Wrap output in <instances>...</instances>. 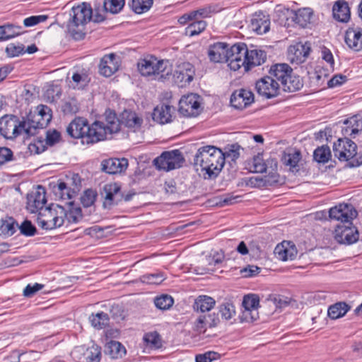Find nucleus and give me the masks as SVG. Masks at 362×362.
I'll return each mask as SVG.
<instances>
[{
    "label": "nucleus",
    "mask_w": 362,
    "mask_h": 362,
    "mask_svg": "<svg viewBox=\"0 0 362 362\" xmlns=\"http://www.w3.org/2000/svg\"><path fill=\"white\" fill-rule=\"evenodd\" d=\"M47 202L46 191L45 187L38 185L36 190L27 195V209L30 213H37L42 211Z\"/></svg>",
    "instance_id": "obj_15"
},
{
    "label": "nucleus",
    "mask_w": 362,
    "mask_h": 362,
    "mask_svg": "<svg viewBox=\"0 0 362 362\" xmlns=\"http://www.w3.org/2000/svg\"><path fill=\"white\" fill-rule=\"evenodd\" d=\"M52 110L45 105H40L36 107V111L31 114L28 120L26 136H33L37 133L38 129H42L49 124L52 119Z\"/></svg>",
    "instance_id": "obj_6"
},
{
    "label": "nucleus",
    "mask_w": 362,
    "mask_h": 362,
    "mask_svg": "<svg viewBox=\"0 0 362 362\" xmlns=\"http://www.w3.org/2000/svg\"><path fill=\"white\" fill-rule=\"evenodd\" d=\"M61 139L60 133L55 130H49L46 134V144L49 146H53L58 143Z\"/></svg>",
    "instance_id": "obj_64"
},
{
    "label": "nucleus",
    "mask_w": 362,
    "mask_h": 362,
    "mask_svg": "<svg viewBox=\"0 0 362 362\" xmlns=\"http://www.w3.org/2000/svg\"><path fill=\"white\" fill-rule=\"evenodd\" d=\"M313 11L310 8H300L295 13L294 22L302 28L310 23Z\"/></svg>",
    "instance_id": "obj_40"
},
{
    "label": "nucleus",
    "mask_w": 362,
    "mask_h": 362,
    "mask_svg": "<svg viewBox=\"0 0 362 362\" xmlns=\"http://www.w3.org/2000/svg\"><path fill=\"white\" fill-rule=\"evenodd\" d=\"M92 128L93 124L89 125L86 119L76 117L68 125L66 132L72 138L81 139L83 144H95L98 141L93 140Z\"/></svg>",
    "instance_id": "obj_7"
},
{
    "label": "nucleus",
    "mask_w": 362,
    "mask_h": 362,
    "mask_svg": "<svg viewBox=\"0 0 362 362\" xmlns=\"http://www.w3.org/2000/svg\"><path fill=\"white\" fill-rule=\"evenodd\" d=\"M154 303L156 307L160 310H168L173 305L174 300L170 296L165 294L156 297Z\"/></svg>",
    "instance_id": "obj_53"
},
{
    "label": "nucleus",
    "mask_w": 362,
    "mask_h": 362,
    "mask_svg": "<svg viewBox=\"0 0 362 362\" xmlns=\"http://www.w3.org/2000/svg\"><path fill=\"white\" fill-rule=\"evenodd\" d=\"M185 159L179 150L165 151L153 160V164L158 170L169 171L182 166Z\"/></svg>",
    "instance_id": "obj_9"
},
{
    "label": "nucleus",
    "mask_w": 362,
    "mask_h": 362,
    "mask_svg": "<svg viewBox=\"0 0 362 362\" xmlns=\"http://www.w3.org/2000/svg\"><path fill=\"white\" fill-rule=\"evenodd\" d=\"M211 10L209 8H200L195 11L183 14L178 19V22L181 25H186L190 21L199 19L200 18L209 17Z\"/></svg>",
    "instance_id": "obj_36"
},
{
    "label": "nucleus",
    "mask_w": 362,
    "mask_h": 362,
    "mask_svg": "<svg viewBox=\"0 0 362 362\" xmlns=\"http://www.w3.org/2000/svg\"><path fill=\"white\" fill-rule=\"evenodd\" d=\"M200 99V96L195 93L183 95L179 101L180 115L185 117L198 116L202 110Z\"/></svg>",
    "instance_id": "obj_10"
},
{
    "label": "nucleus",
    "mask_w": 362,
    "mask_h": 362,
    "mask_svg": "<svg viewBox=\"0 0 362 362\" xmlns=\"http://www.w3.org/2000/svg\"><path fill=\"white\" fill-rule=\"evenodd\" d=\"M362 131V118L354 115L345 119L341 126V133L346 138L357 134Z\"/></svg>",
    "instance_id": "obj_28"
},
{
    "label": "nucleus",
    "mask_w": 362,
    "mask_h": 362,
    "mask_svg": "<svg viewBox=\"0 0 362 362\" xmlns=\"http://www.w3.org/2000/svg\"><path fill=\"white\" fill-rule=\"evenodd\" d=\"M332 153L329 146H322L317 148L313 153L314 160L320 163H326L331 158Z\"/></svg>",
    "instance_id": "obj_45"
},
{
    "label": "nucleus",
    "mask_w": 362,
    "mask_h": 362,
    "mask_svg": "<svg viewBox=\"0 0 362 362\" xmlns=\"http://www.w3.org/2000/svg\"><path fill=\"white\" fill-rule=\"evenodd\" d=\"M24 33L23 28L12 23L0 25V42L6 41Z\"/></svg>",
    "instance_id": "obj_35"
},
{
    "label": "nucleus",
    "mask_w": 362,
    "mask_h": 362,
    "mask_svg": "<svg viewBox=\"0 0 362 362\" xmlns=\"http://www.w3.org/2000/svg\"><path fill=\"white\" fill-rule=\"evenodd\" d=\"M345 224L337 226L335 229L334 238L341 244L351 245L358 240V231L352 224H348V226Z\"/></svg>",
    "instance_id": "obj_17"
},
{
    "label": "nucleus",
    "mask_w": 362,
    "mask_h": 362,
    "mask_svg": "<svg viewBox=\"0 0 362 362\" xmlns=\"http://www.w3.org/2000/svg\"><path fill=\"white\" fill-rule=\"evenodd\" d=\"M66 209L59 204H52L38 213L37 223L42 229L52 230L62 226L65 221Z\"/></svg>",
    "instance_id": "obj_5"
},
{
    "label": "nucleus",
    "mask_w": 362,
    "mask_h": 362,
    "mask_svg": "<svg viewBox=\"0 0 362 362\" xmlns=\"http://www.w3.org/2000/svg\"><path fill=\"white\" fill-rule=\"evenodd\" d=\"M96 193L92 189H87L81 197V204L84 207L90 206L95 200Z\"/></svg>",
    "instance_id": "obj_58"
},
{
    "label": "nucleus",
    "mask_w": 362,
    "mask_h": 362,
    "mask_svg": "<svg viewBox=\"0 0 362 362\" xmlns=\"http://www.w3.org/2000/svg\"><path fill=\"white\" fill-rule=\"evenodd\" d=\"M102 195L104 197L103 206L110 209L120 201V186L115 182L107 184L103 187Z\"/></svg>",
    "instance_id": "obj_21"
},
{
    "label": "nucleus",
    "mask_w": 362,
    "mask_h": 362,
    "mask_svg": "<svg viewBox=\"0 0 362 362\" xmlns=\"http://www.w3.org/2000/svg\"><path fill=\"white\" fill-rule=\"evenodd\" d=\"M350 307L344 302L337 303L328 308V316L333 320L343 317L349 311Z\"/></svg>",
    "instance_id": "obj_41"
},
{
    "label": "nucleus",
    "mask_w": 362,
    "mask_h": 362,
    "mask_svg": "<svg viewBox=\"0 0 362 362\" xmlns=\"http://www.w3.org/2000/svg\"><path fill=\"white\" fill-rule=\"evenodd\" d=\"M195 69L194 66L187 62H182L177 64L174 73V78L176 82L180 83L181 86L189 84L194 78Z\"/></svg>",
    "instance_id": "obj_18"
},
{
    "label": "nucleus",
    "mask_w": 362,
    "mask_h": 362,
    "mask_svg": "<svg viewBox=\"0 0 362 362\" xmlns=\"http://www.w3.org/2000/svg\"><path fill=\"white\" fill-rule=\"evenodd\" d=\"M138 70L142 76H152L154 79L163 81L171 75L173 69L168 60L158 59L150 56L138 62Z\"/></svg>",
    "instance_id": "obj_3"
},
{
    "label": "nucleus",
    "mask_w": 362,
    "mask_h": 362,
    "mask_svg": "<svg viewBox=\"0 0 362 362\" xmlns=\"http://www.w3.org/2000/svg\"><path fill=\"white\" fill-rule=\"evenodd\" d=\"M188 23V26L185 28V35L189 37L200 34L206 27V22L200 19L190 21Z\"/></svg>",
    "instance_id": "obj_42"
},
{
    "label": "nucleus",
    "mask_w": 362,
    "mask_h": 362,
    "mask_svg": "<svg viewBox=\"0 0 362 362\" xmlns=\"http://www.w3.org/2000/svg\"><path fill=\"white\" fill-rule=\"evenodd\" d=\"M220 357L219 354L214 351H208L203 354L196 356V362H211Z\"/></svg>",
    "instance_id": "obj_62"
},
{
    "label": "nucleus",
    "mask_w": 362,
    "mask_h": 362,
    "mask_svg": "<svg viewBox=\"0 0 362 362\" xmlns=\"http://www.w3.org/2000/svg\"><path fill=\"white\" fill-rule=\"evenodd\" d=\"M92 326L97 329H102L109 323V316L104 312H100L95 315L92 314L89 317Z\"/></svg>",
    "instance_id": "obj_46"
},
{
    "label": "nucleus",
    "mask_w": 362,
    "mask_h": 362,
    "mask_svg": "<svg viewBox=\"0 0 362 362\" xmlns=\"http://www.w3.org/2000/svg\"><path fill=\"white\" fill-rule=\"evenodd\" d=\"M218 312L222 319L229 320L235 315V306L230 303H222L218 307Z\"/></svg>",
    "instance_id": "obj_54"
},
{
    "label": "nucleus",
    "mask_w": 362,
    "mask_h": 362,
    "mask_svg": "<svg viewBox=\"0 0 362 362\" xmlns=\"http://www.w3.org/2000/svg\"><path fill=\"white\" fill-rule=\"evenodd\" d=\"M128 166V160L126 158H109L102 162V170L108 174L121 173Z\"/></svg>",
    "instance_id": "obj_26"
},
{
    "label": "nucleus",
    "mask_w": 362,
    "mask_h": 362,
    "mask_svg": "<svg viewBox=\"0 0 362 362\" xmlns=\"http://www.w3.org/2000/svg\"><path fill=\"white\" fill-rule=\"evenodd\" d=\"M254 101L252 91L241 88L235 90L230 96V104L236 109L242 110L250 105Z\"/></svg>",
    "instance_id": "obj_20"
},
{
    "label": "nucleus",
    "mask_w": 362,
    "mask_h": 362,
    "mask_svg": "<svg viewBox=\"0 0 362 362\" xmlns=\"http://www.w3.org/2000/svg\"><path fill=\"white\" fill-rule=\"evenodd\" d=\"M86 362H100L101 359V348L93 344L91 346H86Z\"/></svg>",
    "instance_id": "obj_48"
},
{
    "label": "nucleus",
    "mask_w": 362,
    "mask_h": 362,
    "mask_svg": "<svg viewBox=\"0 0 362 362\" xmlns=\"http://www.w3.org/2000/svg\"><path fill=\"white\" fill-rule=\"evenodd\" d=\"M216 305V300L208 296H198L194 303V310L197 312L205 313L210 311Z\"/></svg>",
    "instance_id": "obj_37"
},
{
    "label": "nucleus",
    "mask_w": 362,
    "mask_h": 362,
    "mask_svg": "<svg viewBox=\"0 0 362 362\" xmlns=\"http://www.w3.org/2000/svg\"><path fill=\"white\" fill-rule=\"evenodd\" d=\"M125 0H104L103 6L106 11L111 13H118L122 11Z\"/></svg>",
    "instance_id": "obj_51"
},
{
    "label": "nucleus",
    "mask_w": 362,
    "mask_h": 362,
    "mask_svg": "<svg viewBox=\"0 0 362 362\" xmlns=\"http://www.w3.org/2000/svg\"><path fill=\"white\" fill-rule=\"evenodd\" d=\"M153 4V0H132L130 6L136 14H142L150 10Z\"/></svg>",
    "instance_id": "obj_43"
},
{
    "label": "nucleus",
    "mask_w": 362,
    "mask_h": 362,
    "mask_svg": "<svg viewBox=\"0 0 362 362\" xmlns=\"http://www.w3.org/2000/svg\"><path fill=\"white\" fill-rule=\"evenodd\" d=\"M345 42L354 51L362 49V29L349 28L345 34Z\"/></svg>",
    "instance_id": "obj_33"
},
{
    "label": "nucleus",
    "mask_w": 362,
    "mask_h": 362,
    "mask_svg": "<svg viewBox=\"0 0 362 362\" xmlns=\"http://www.w3.org/2000/svg\"><path fill=\"white\" fill-rule=\"evenodd\" d=\"M300 160V151L292 148H286L281 157V161L284 165L288 166L292 172H298L299 170L298 163Z\"/></svg>",
    "instance_id": "obj_29"
},
{
    "label": "nucleus",
    "mask_w": 362,
    "mask_h": 362,
    "mask_svg": "<svg viewBox=\"0 0 362 362\" xmlns=\"http://www.w3.org/2000/svg\"><path fill=\"white\" fill-rule=\"evenodd\" d=\"M295 303V300L291 298L281 295L275 294L273 296V304L275 306L274 312L281 313L285 308Z\"/></svg>",
    "instance_id": "obj_44"
},
{
    "label": "nucleus",
    "mask_w": 362,
    "mask_h": 362,
    "mask_svg": "<svg viewBox=\"0 0 362 362\" xmlns=\"http://www.w3.org/2000/svg\"><path fill=\"white\" fill-rule=\"evenodd\" d=\"M193 165L204 179L216 178L224 166L223 151L214 146H201L194 156Z\"/></svg>",
    "instance_id": "obj_1"
},
{
    "label": "nucleus",
    "mask_w": 362,
    "mask_h": 362,
    "mask_svg": "<svg viewBox=\"0 0 362 362\" xmlns=\"http://www.w3.org/2000/svg\"><path fill=\"white\" fill-rule=\"evenodd\" d=\"M275 257L281 261L293 260L296 258L298 250L291 241H283L278 244L273 251Z\"/></svg>",
    "instance_id": "obj_22"
},
{
    "label": "nucleus",
    "mask_w": 362,
    "mask_h": 362,
    "mask_svg": "<svg viewBox=\"0 0 362 362\" xmlns=\"http://www.w3.org/2000/svg\"><path fill=\"white\" fill-rule=\"evenodd\" d=\"M240 146L238 144H232L225 148L223 152L224 163L226 159H230L232 162L235 163L236 160L240 157Z\"/></svg>",
    "instance_id": "obj_55"
},
{
    "label": "nucleus",
    "mask_w": 362,
    "mask_h": 362,
    "mask_svg": "<svg viewBox=\"0 0 362 362\" xmlns=\"http://www.w3.org/2000/svg\"><path fill=\"white\" fill-rule=\"evenodd\" d=\"M47 18V16L45 15L32 16L25 18L23 24L25 27H32L40 23L45 21Z\"/></svg>",
    "instance_id": "obj_61"
},
{
    "label": "nucleus",
    "mask_w": 362,
    "mask_h": 362,
    "mask_svg": "<svg viewBox=\"0 0 362 362\" xmlns=\"http://www.w3.org/2000/svg\"><path fill=\"white\" fill-rule=\"evenodd\" d=\"M144 341L146 346L151 349L159 348L160 346V339L159 334L156 332L145 334Z\"/></svg>",
    "instance_id": "obj_57"
},
{
    "label": "nucleus",
    "mask_w": 362,
    "mask_h": 362,
    "mask_svg": "<svg viewBox=\"0 0 362 362\" xmlns=\"http://www.w3.org/2000/svg\"><path fill=\"white\" fill-rule=\"evenodd\" d=\"M165 279V275L162 272L147 274L140 277V280L142 283L148 284H160Z\"/></svg>",
    "instance_id": "obj_52"
},
{
    "label": "nucleus",
    "mask_w": 362,
    "mask_h": 362,
    "mask_svg": "<svg viewBox=\"0 0 362 362\" xmlns=\"http://www.w3.org/2000/svg\"><path fill=\"white\" fill-rule=\"evenodd\" d=\"M107 351L112 358H117L122 357L125 354V348L121 343L116 341H111L107 345Z\"/></svg>",
    "instance_id": "obj_47"
},
{
    "label": "nucleus",
    "mask_w": 362,
    "mask_h": 362,
    "mask_svg": "<svg viewBox=\"0 0 362 362\" xmlns=\"http://www.w3.org/2000/svg\"><path fill=\"white\" fill-rule=\"evenodd\" d=\"M357 215V211L351 204H339L329 209L328 216L330 220L340 221L342 224L351 225V221Z\"/></svg>",
    "instance_id": "obj_12"
},
{
    "label": "nucleus",
    "mask_w": 362,
    "mask_h": 362,
    "mask_svg": "<svg viewBox=\"0 0 362 362\" xmlns=\"http://www.w3.org/2000/svg\"><path fill=\"white\" fill-rule=\"evenodd\" d=\"M229 45L226 42H216L211 45L208 49L209 60L214 63L226 62Z\"/></svg>",
    "instance_id": "obj_24"
},
{
    "label": "nucleus",
    "mask_w": 362,
    "mask_h": 362,
    "mask_svg": "<svg viewBox=\"0 0 362 362\" xmlns=\"http://www.w3.org/2000/svg\"><path fill=\"white\" fill-rule=\"evenodd\" d=\"M303 86V79L297 75L290 74L288 80L283 83L280 88V94L281 92H294L300 90Z\"/></svg>",
    "instance_id": "obj_39"
},
{
    "label": "nucleus",
    "mask_w": 362,
    "mask_h": 362,
    "mask_svg": "<svg viewBox=\"0 0 362 362\" xmlns=\"http://www.w3.org/2000/svg\"><path fill=\"white\" fill-rule=\"evenodd\" d=\"M49 187L51 188L56 199L64 200L71 199L76 193L75 189H71L68 186L67 183L61 180L52 182L49 184Z\"/></svg>",
    "instance_id": "obj_27"
},
{
    "label": "nucleus",
    "mask_w": 362,
    "mask_h": 362,
    "mask_svg": "<svg viewBox=\"0 0 362 362\" xmlns=\"http://www.w3.org/2000/svg\"><path fill=\"white\" fill-rule=\"evenodd\" d=\"M356 144L348 138L339 139L333 146V152L340 161H348L357 156Z\"/></svg>",
    "instance_id": "obj_11"
},
{
    "label": "nucleus",
    "mask_w": 362,
    "mask_h": 362,
    "mask_svg": "<svg viewBox=\"0 0 362 362\" xmlns=\"http://www.w3.org/2000/svg\"><path fill=\"white\" fill-rule=\"evenodd\" d=\"M271 88L272 78L270 76H264L256 82V91L263 98L269 99L272 98Z\"/></svg>",
    "instance_id": "obj_38"
},
{
    "label": "nucleus",
    "mask_w": 362,
    "mask_h": 362,
    "mask_svg": "<svg viewBox=\"0 0 362 362\" xmlns=\"http://www.w3.org/2000/svg\"><path fill=\"white\" fill-rule=\"evenodd\" d=\"M251 30L257 34H264L269 30L270 21L262 12L255 13L250 21Z\"/></svg>",
    "instance_id": "obj_31"
},
{
    "label": "nucleus",
    "mask_w": 362,
    "mask_h": 362,
    "mask_svg": "<svg viewBox=\"0 0 362 362\" xmlns=\"http://www.w3.org/2000/svg\"><path fill=\"white\" fill-rule=\"evenodd\" d=\"M119 130V119L114 111L108 109L105 112L103 120H97L93 123V140L98 142L105 140Z\"/></svg>",
    "instance_id": "obj_4"
},
{
    "label": "nucleus",
    "mask_w": 362,
    "mask_h": 362,
    "mask_svg": "<svg viewBox=\"0 0 362 362\" xmlns=\"http://www.w3.org/2000/svg\"><path fill=\"white\" fill-rule=\"evenodd\" d=\"M120 126L124 125L133 132L139 130L143 122V119L132 111L124 110L120 115Z\"/></svg>",
    "instance_id": "obj_32"
},
{
    "label": "nucleus",
    "mask_w": 362,
    "mask_h": 362,
    "mask_svg": "<svg viewBox=\"0 0 362 362\" xmlns=\"http://www.w3.org/2000/svg\"><path fill=\"white\" fill-rule=\"evenodd\" d=\"M311 50L310 43L305 42L296 43L289 46L287 51V58L292 64H299L304 62Z\"/></svg>",
    "instance_id": "obj_16"
},
{
    "label": "nucleus",
    "mask_w": 362,
    "mask_h": 362,
    "mask_svg": "<svg viewBox=\"0 0 362 362\" xmlns=\"http://www.w3.org/2000/svg\"><path fill=\"white\" fill-rule=\"evenodd\" d=\"M246 44L236 43L230 47L228 52L226 62L233 71H238L241 67L244 68L245 62Z\"/></svg>",
    "instance_id": "obj_13"
},
{
    "label": "nucleus",
    "mask_w": 362,
    "mask_h": 362,
    "mask_svg": "<svg viewBox=\"0 0 362 362\" xmlns=\"http://www.w3.org/2000/svg\"><path fill=\"white\" fill-rule=\"evenodd\" d=\"M259 305V298L255 295H247L243 298L242 320L246 322H252L257 320L258 313L257 308Z\"/></svg>",
    "instance_id": "obj_19"
},
{
    "label": "nucleus",
    "mask_w": 362,
    "mask_h": 362,
    "mask_svg": "<svg viewBox=\"0 0 362 362\" xmlns=\"http://www.w3.org/2000/svg\"><path fill=\"white\" fill-rule=\"evenodd\" d=\"M174 110L175 108L169 105H158L153 110V119L161 124L169 123L172 122Z\"/></svg>",
    "instance_id": "obj_30"
},
{
    "label": "nucleus",
    "mask_w": 362,
    "mask_h": 362,
    "mask_svg": "<svg viewBox=\"0 0 362 362\" xmlns=\"http://www.w3.org/2000/svg\"><path fill=\"white\" fill-rule=\"evenodd\" d=\"M93 18V10L90 4L83 2L73 6L70 12L67 29L70 35L76 40L85 36V25Z\"/></svg>",
    "instance_id": "obj_2"
},
{
    "label": "nucleus",
    "mask_w": 362,
    "mask_h": 362,
    "mask_svg": "<svg viewBox=\"0 0 362 362\" xmlns=\"http://www.w3.org/2000/svg\"><path fill=\"white\" fill-rule=\"evenodd\" d=\"M244 69L245 71H248L252 68L264 63L267 59V54L261 49H248L246 45Z\"/></svg>",
    "instance_id": "obj_23"
},
{
    "label": "nucleus",
    "mask_w": 362,
    "mask_h": 362,
    "mask_svg": "<svg viewBox=\"0 0 362 362\" xmlns=\"http://www.w3.org/2000/svg\"><path fill=\"white\" fill-rule=\"evenodd\" d=\"M21 233L26 236H33L36 233V228L30 221H24L19 226Z\"/></svg>",
    "instance_id": "obj_63"
},
{
    "label": "nucleus",
    "mask_w": 362,
    "mask_h": 362,
    "mask_svg": "<svg viewBox=\"0 0 362 362\" xmlns=\"http://www.w3.org/2000/svg\"><path fill=\"white\" fill-rule=\"evenodd\" d=\"M116 54L111 53L105 55L99 64V72L105 77L111 76L119 69L118 62L116 60Z\"/></svg>",
    "instance_id": "obj_25"
},
{
    "label": "nucleus",
    "mask_w": 362,
    "mask_h": 362,
    "mask_svg": "<svg viewBox=\"0 0 362 362\" xmlns=\"http://www.w3.org/2000/svg\"><path fill=\"white\" fill-rule=\"evenodd\" d=\"M69 204V211L66 210L65 220L69 223H77L82 218L81 209L79 206L74 207L73 202H70Z\"/></svg>",
    "instance_id": "obj_49"
},
{
    "label": "nucleus",
    "mask_w": 362,
    "mask_h": 362,
    "mask_svg": "<svg viewBox=\"0 0 362 362\" xmlns=\"http://www.w3.org/2000/svg\"><path fill=\"white\" fill-rule=\"evenodd\" d=\"M86 346H79L75 347L71 352L72 358L77 362H86Z\"/></svg>",
    "instance_id": "obj_59"
},
{
    "label": "nucleus",
    "mask_w": 362,
    "mask_h": 362,
    "mask_svg": "<svg viewBox=\"0 0 362 362\" xmlns=\"http://www.w3.org/2000/svg\"><path fill=\"white\" fill-rule=\"evenodd\" d=\"M6 52L8 57H18L25 52L24 46L23 45H16L11 43L6 47Z\"/></svg>",
    "instance_id": "obj_60"
},
{
    "label": "nucleus",
    "mask_w": 362,
    "mask_h": 362,
    "mask_svg": "<svg viewBox=\"0 0 362 362\" xmlns=\"http://www.w3.org/2000/svg\"><path fill=\"white\" fill-rule=\"evenodd\" d=\"M17 227H18V223L13 218L9 217L6 220H2L0 225V231L1 233L5 235L11 236L15 233Z\"/></svg>",
    "instance_id": "obj_50"
},
{
    "label": "nucleus",
    "mask_w": 362,
    "mask_h": 362,
    "mask_svg": "<svg viewBox=\"0 0 362 362\" xmlns=\"http://www.w3.org/2000/svg\"><path fill=\"white\" fill-rule=\"evenodd\" d=\"M25 121H21L17 116L5 115L0 119V134L7 139L16 138L22 133L26 134Z\"/></svg>",
    "instance_id": "obj_8"
},
{
    "label": "nucleus",
    "mask_w": 362,
    "mask_h": 362,
    "mask_svg": "<svg viewBox=\"0 0 362 362\" xmlns=\"http://www.w3.org/2000/svg\"><path fill=\"white\" fill-rule=\"evenodd\" d=\"M334 19L339 22H347L350 19L351 13L348 3L345 0L337 1L332 7Z\"/></svg>",
    "instance_id": "obj_34"
},
{
    "label": "nucleus",
    "mask_w": 362,
    "mask_h": 362,
    "mask_svg": "<svg viewBox=\"0 0 362 362\" xmlns=\"http://www.w3.org/2000/svg\"><path fill=\"white\" fill-rule=\"evenodd\" d=\"M288 10L280 5H276L273 14V20L280 25L286 23L288 20Z\"/></svg>",
    "instance_id": "obj_56"
},
{
    "label": "nucleus",
    "mask_w": 362,
    "mask_h": 362,
    "mask_svg": "<svg viewBox=\"0 0 362 362\" xmlns=\"http://www.w3.org/2000/svg\"><path fill=\"white\" fill-rule=\"evenodd\" d=\"M293 69L287 64L273 66V98L280 95V88L292 74Z\"/></svg>",
    "instance_id": "obj_14"
}]
</instances>
